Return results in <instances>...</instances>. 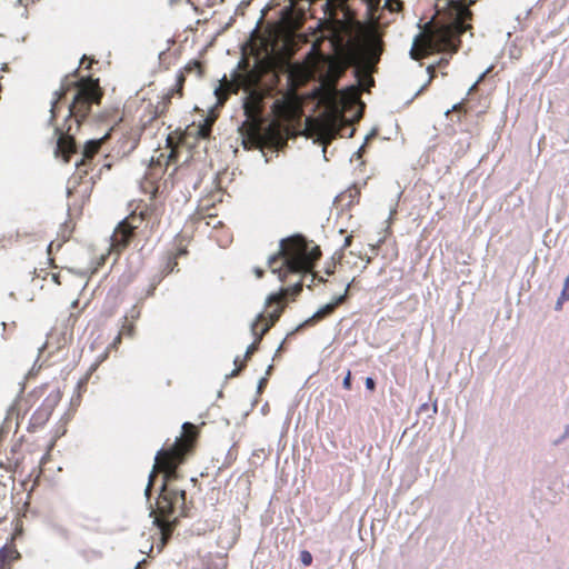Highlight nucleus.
<instances>
[{"label":"nucleus","mask_w":569,"mask_h":569,"mask_svg":"<svg viewBox=\"0 0 569 569\" xmlns=\"http://www.w3.org/2000/svg\"><path fill=\"white\" fill-rule=\"evenodd\" d=\"M320 257L319 246L300 234L280 241L279 251L268 259V267L281 282H288V286L267 298L264 311L251 326L254 340L248 346L244 356H252L258 351L259 342L279 320L289 298L295 299L302 291L305 278L311 277L312 281L317 278L312 270Z\"/></svg>","instance_id":"f257e3e1"},{"label":"nucleus","mask_w":569,"mask_h":569,"mask_svg":"<svg viewBox=\"0 0 569 569\" xmlns=\"http://www.w3.org/2000/svg\"><path fill=\"white\" fill-rule=\"evenodd\" d=\"M198 438V429L191 422H184L182 433L173 445L159 450L154 458V465L149 476L146 495L149 497L151 487L158 473H162L161 492L156 502L154 525L160 529L161 552L170 540L180 517L187 516L186 490L179 485L180 473L178 468L188 456L193 452Z\"/></svg>","instance_id":"f03ea898"},{"label":"nucleus","mask_w":569,"mask_h":569,"mask_svg":"<svg viewBox=\"0 0 569 569\" xmlns=\"http://www.w3.org/2000/svg\"><path fill=\"white\" fill-rule=\"evenodd\" d=\"M471 18L472 12L459 6L455 21L447 24L433 20L426 22L413 39L410 57L418 61L433 52H457L461 44L460 37L472 28L467 23Z\"/></svg>","instance_id":"7ed1b4c3"},{"label":"nucleus","mask_w":569,"mask_h":569,"mask_svg":"<svg viewBox=\"0 0 569 569\" xmlns=\"http://www.w3.org/2000/svg\"><path fill=\"white\" fill-rule=\"evenodd\" d=\"M358 99V91L355 87L339 91L335 81L323 86L321 101L327 106L328 113L321 123L320 136L323 143L328 144L337 136H341V130L349 127L345 117V110Z\"/></svg>","instance_id":"20e7f679"},{"label":"nucleus","mask_w":569,"mask_h":569,"mask_svg":"<svg viewBox=\"0 0 569 569\" xmlns=\"http://www.w3.org/2000/svg\"><path fill=\"white\" fill-rule=\"evenodd\" d=\"M72 84L77 88V93L69 106V114L64 121L76 126V130H79L82 121L89 116L92 104L100 103L103 91L100 88L99 79L91 77L81 78Z\"/></svg>","instance_id":"39448f33"},{"label":"nucleus","mask_w":569,"mask_h":569,"mask_svg":"<svg viewBox=\"0 0 569 569\" xmlns=\"http://www.w3.org/2000/svg\"><path fill=\"white\" fill-rule=\"evenodd\" d=\"M240 71H234L231 80L224 76L220 81L219 87L216 89L214 94L218 103L223 104L229 98L230 93H238L240 89L244 92L250 90H260L259 83L263 76V69L260 62H257L250 68L249 62L243 59L239 63Z\"/></svg>","instance_id":"423d86ee"},{"label":"nucleus","mask_w":569,"mask_h":569,"mask_svg":"<svg viewBox=\"0 0 569 569\" xmlns=\"http://www.w3.org/2000/svg\"><path fill=\"white\" fill-rule=\"evenodd\" d=\"M300 111V104L295 96L288 93L276 99L271 106V112L274 119L264 130L263 134L266 139L276 147L283 146L286 143V137L282 132L281 121L291 122L296 120L299 118Z\"/></svg>","instance_id":"0eeeda50"},{"label":"nucleus","mask_w":569,"mask_h":569,"mask_svg":"<svg viewBox=\"0 0 569 569\" xmlns=\"http://www.w3.org/2000/svg\"><path fill=\"white\" fill-rule=\"evenodd\" d=\"M243 99V112L246 121L241 130L250 139H259L262 136L264 99L268 92L263 89L246 91Z\"/></svg>","instance_id":"6e6552de"},{"label":"nucleus","mask_w":569,"mask_h":569,"mask_svg":"<svg viewBox=\"0 0 569 569\" xmlns=\"http://www.w3.org/2000/svg\"><path fill=\"white\" fill-rule=\"evenodd\" d=\"M169 157H166L162 152L157 157H152L148 170L141 181V189L144 193L154 197L158 192V181L162 178L166 168L168 166Z\"/></svg>","instance_id":"1a4fd4ad"},{"label":"nucleus","mask_w":569,"mask_h":569,"mask_svg":"<svg viewBox=\"0 0 569 569\" xmlns=\"http://www.w3.org/2000/svg\"><path fill=\"white\" fill-rule=\"evenodd\" d=\"M79 130H76V126L66 122L62 126L54 127V134L57 137V153H60L64 161L70 160L71 154L76 152V140L74 134Z\"/></svg>","instance_id":"9d476101"},{"label":"nucleus","mask_w":569,"mask_h":569,"mask_svg":"<svg viewBox=\"0 0 569 569\" xmlns=\"http://www.w3.org/2000/svg\"><path fill=\"white\" fill-rule=\"evenodd\" d=\"M188 254V243L183 236L178 234L172 241V247L166 252L163 269L164 274L173 272L178 266V259Z\"/></svg>","instance_id":"9b49d317"},{"label":"nucleus","mask_w":569,"mask_h":569,"mask_svg":"<svg viewBox=\"0 0 569 569\" xmlns=\"http://www.w3.org/2000/svg\"><path fill=\"white\" fill-rule=\"evenodd\" d=\"M109 133L103 136L100 139L89 140L86 142L82 151V158L79 162H77V170L82 174H88L89 170H91V163L93 158L98 154L101 149L102 143L108 139Z\"/></svg>","instance_id":"f8f14e48"},{"label":"nucleus","mask_w":569,"mask_h":569,"mask_svg":"<svg viewBox=\"0 0 569 569\" xmlns=\"http://www.w3.org/2000/svg\"><path fill=\"white\" fill-rule=\"evenodd\" d=\"M140 317V311L137 309V308H132L129 312V315H127L124 318H123V322L121 325V328L119 330V333L118 336L113 339V341L111 342V345L107 348L106 352H104V356H108L110 352H117L118 351V348L117 346L119 343H121V339L122 337H133L134 335V330H136V325H134V321L136 319H138Z\"/></svg>","instance_id":"ddd939ff"},{"label":"nucleus","mask_w":569,"mask_h":569,"mask_svg":"<svg viewBox=\"0 0 569 569\" xmlns=\"http://www.w3.org/2000/svg\"><path fill=\"white\" fill-rule=\"evenodd\" d=\"M136 232L120 222L111 236L110 252L119 256L132 241Z\"/></svg>","instance_id":"4468645a"},{"label":"nucleus","mask_w":569,"mask_h":569,"mask_svg":"<svg viewBox=\"0 0 569 569\" xmlns=\"http://www.w3.org/2000/svg\"><path fill=\"white\" fill-rule=\"evenodd\" d=\"M140 209L139 212L134 210L131 214H129L123 222L127 227H129L131 230L136 232L141 226L143 221H150L152 220V223H158L159 219L157 216H154V209L149 206L138 207Z\"/></svg>","instance_id":"2eb2a0df"},{"label":"nucleus","mask_w":569,"mask_h":569,"mask_svg":"<svg viewBox=\"0 0 569 569\" xmlns=\"http://www.w3.org/2000/svg\"><path fill=\"white\" fill-rule=\"evenodd\" d=\"M184 82H186V76L182 71H179L178 74H177V78H176V84L172 89H170L162 98V101L158 103V106L156 107V114L157 116H161L163 114L170 103H171V99L174 97V96H178L179 98H182L183 97V86H184Z\"/></svg>","instance_id":"dca6fc26"},{"label":"nucleus","mask_w":569,"mask_h":569,"mask_svg":"<svg viewBox=\"0 0 569 569\" xmlns=\"http://www.w3.org/2000/svg\"><path fill=\"white\" fill-rule=\"evenodd\" d=\"M216 121V118L212 116H208L199 123H191L186 129V134L188 137H193L197 140H207L210 139L212 132V126Z\"/></svg>","instance_id":"f3484780"},{"label":"nucleus","mask_w":569,"mask_h":569,"mask_svg":"<svg viewBox=\"0 0 569 569\" xmlns=\"http://www.w3.org/2000/svg\"><path fill=\"white\" fill-rule=\"evenodd\" d=\"M348 289H349V286L347 287L345 295L338 297L333 302L327 303L326 306L321 307L317 312L313 313L312 317L307 319L302 326L303 327L312 326V325L323 320L325 318L331 316L335 312V310L337 309V307L346 300Z\"/></svg>","instance_id":"a211bd4d"},{"label":"nucleus","mask_w":569,"mask_h":569,"mask_svg":"<svg viewBox=\"0 0 569 569\" xmlns=\"http://www.w3.org/2000/svg\"><path fill=\"white\" fill-rule=\"evenodd\" d=\"M383 42L379 37H371L363 47V54L368 64H376L380 60Z\"/></svg>","instance_id":"6ab92c4d"},{"label":"nucleus","mask_w":569,"mask_h":569,"mask_svg":"<svg viewBox=\"0 0 569 569\" xmlns=\"http://www.w3.org/2000/svg\"><path fill=\"white\" fill-rule=\"evenodd\" d=\"M67 345V337L66 335L59 336L56 331H51L44 345L40 349V353L43 351L48 352V356H52L53 353L60 352L62 348Z\"/></svg>","instance_id":"aec40b11"},{"label":"nucleus","mask_w":569,"mask_h":569,"mask_svg":"<svg viewBox=\"0 0 569 569\" xmlns=\"http://www.w3.org/2000/svg\"><path fill=\"white\" fill-rule=\"evenodd\" d=\"M20 558L14 546H4L0 549V569H11V565Z\"/></svg>","instance_id":"412c9836"},{"label":"nucleus","mask_w":569,"mask_h":569,"mask_svg":"<svg viewBox=\"0 0 569 569\" xmlns=\"http://www.w3.org/2000/svg\"><path fill=\"white\" fill-rule=\"evenodd\" d=\"M70 86L71 84H66V83H62L60 89L54 91L53 93V100L51 102V109H50V124H54V121L57 119V116H58V110H59V102L66 97L67 92L69 91L70 89Z\"/></svg>","instance_id":"4be33fe9"},{"label":"nucleus","mask_w":569,"mask_h":569,"mask_svg":"<svg viewBox=\"0 0 569 569\" xmlns=\"http://www.w3.org/2000/svg\"><path fill=\"white\" fill-rule=\"evenodd\" d=\"M184 74L190 73L192 71H197L199 77L203 76V67L200 61L198 60H191L189 61L184 68L181 70Z\"/></svg>","instance_id":"5701e85b"},{"label":"nucleus","mask_w":569,"mask_h":569,"mask_svg":"<svg viewBox=\"0 0 569 569\" xmlns=\"http://www.w3.org/2000/svg\"><path fill=\"white\" fill-rule=\"evenodd\" d=\"M569 300V277L566 278L562 291L557 300L556 309L560 310L562 305Z\"/></svg>","instance_id":"b1692460"},{"label":"nucleus","mask_w":569,"mask_h":569,"mask_svg":"<svg viewBox=\"0 0 569 569\" xmlns=\"http://www.w3.org/2000/svg\"><path fill=\"white\" fill-rule=\"evenodd\" d=\"M249 358H243L241 361H239V358H236L234 365L237 368L234 370H232L230 375H227V377L233 378V377L238 376L239 372L246 367V361Z\"/></svg>","instance_id":"393cba45"},{"label":"nucleus","mask_w":569,"mask_h":569,"mask_svg":"<svg viewBox=\"0 0 569 569\" xmlns=\"http://www.w3.org/2000/svg\"><path fill=\"white\" fill-rule=\"evenodd\" d=\"M272 368H273V366L269 365L268 368H267V371H266L267 376L259 380V383H258V392L259 393H262L263 389L267 387V385H268V376L271 373Z\"/></svg>","instance_id":"a878e982"},{"label":"nucleus","mask_w":569,"mask_h":569,"mask_svg":"<svg viewBox=\"0 0 569 569\" xmlns=\"http://www.w3.org/2000/svg\"><path fill=\"white\" fill-rule=\"evenodd\" d=\"M312 555L308 550H302L300 552V561L303 566L308 567L312 563Z\"/></svg>","instance_id":"bb28decb"},{"label":"nucleus","mask_w":569,"mask_h":569,"mask_svg":"<svg viewBox=\"0 0 569 569\" xmlns=\"http://www.w3.org/2000/svg\"><path fill=\"white\" fill-rule=\"evenodd\" d=\"M386 7H388L391 12L399 11L402 7V2L400 0H387Z\"/></svg>","instance_id":"cd10ccee"},{"label":"nucleus","mask_w":569,"mask_h":569,"mask_svg":"<svg viewBox=\"0 0 569 569\" xmlns=\"http://www.w3.org/2000/svg\"><path fill=\"white\" fill-rule=\"evenodd\" d=\"M451 111H453V112H465V113H466V112H467V109H466V103H465V101L458 102V103H456L455 106H452L451 110H448V111H447V114H448L449 112H451Z\"/></svg>","instance_id":"c85d7f7f"},{"label":"nucleus","mask_w":569,"mask_h":569,"mask_svg":"<svg viewBox=\"0 0 569 569\" xmlns=\"http://www.w3.org/2000/svg\"><path fill=\"white\" fill-rule=\"evenodd\" d=\"M79 316H80V311H78L76 313L71 312L70 316L68 317V327L70 328V330L73 329L76 322L79 319Z\"/></svg>","instance_id":"c756f323"},{"label":"nucleus","mask_w":569,"mask_h":569,"mask_svg":"<svg viewBox=\"0 0 569 569\" xmlns=\"http://www.w3.org/2000/svg\"><path fill=\"white\" fill-rule=\"evenodd\" d=\"M465 1L467 2V6L462 4L460 2L453 4L455 16H457V9L459 6L467 8L471 12V10L468 7L475 4L477 0H465ZM456 19H457V17H455L453 21Z\"/></svg>","instance_id":"7c9ffc66"},{"label":"nucleus","mask_w":569,"mask_h":569,"mask_svg":"<svg viewBox=\"0 0 569 569\" xmlns=\"http://www.w3.org/2000/svg\"><path fill=\"white\" fill-rule=\"evenodd\" d=\"M336 264H337V262L335 261V259H332L330 262H327L326 268H325L326 274H328V276L333 274Z\"/></svg>","instance_id":"2f4dec72"},{"label":"nucleus","mask_w":569,"mask_h":569,"mask_svg":"<svg viewBox=\"0 0 569 569\" xmlns=\"http://www.w3.org/2000/svg\"><path fill=\"white\" fill-rule=\"evenodd\" d=\"M449 62H450L449 58L442 57L441 59H439V61L435 66H436V68L442 69V68H447Z\"/></svg>","instance_id":"473e14b6"},{"label":"nucleus","mask_w":569,"mask_h":569,"mask_svg":"<svg viewBox=\"0 0 569 569\" xmlns=\"http://www.w3.org/2000/svg\"><path fill=\"white\" fill-rule=\"evenodd\" d=\"M436 66L435 64H430L427 67V72L429 73V81L428 82H431L433 80V78L436 77Z\"/></svg>","instance_id":"72a5a7b5"},{"label":"nucleus","mask_w":569,"mask_h":569,"mask_svg":"<svg viewBox=\"0 0 569 569\" xmlns=\"http://www.w3.org/2000/svg\"><path fill=\"white\" fill-rule=\"evenodd\" d=\"M342 385L348 390L351 388V372L350 371L347 372Z\"/></svg>","instance_id":"f704fd0d"},{"label":"nucleus","mask_w":569,"mask_h":569,"mask_svg":"<svg viewBox=\"0 0 569 569\" xmlns=\"http://www.w3.org/2000/svg\"><path fill=\"white\" fill-rule=\"evenodd\" d=\"M352 241H353L352 234L347 236L343 241L342 250L349 248L352 244Z\"/></svg>","instance_id":"c9c22d12"},{"label":"nucleus","mask_w":569,"mask_h":569,"mask_svg":"<svg viewBox=\"0 0 569 569\" xmlns=\"http://www.w3.org/2000/svg\"><path fill=\"white\" fill-rule=\"evenodd\" d=\"M375 386H376L375 380H373L372 378L368 377V378L366 379V387H367L369 390H373V389H375Z\"/></svg>","instance_id":"e433bc0d"},{"label":"nucleus","mask_w":569,"mask_h":569,"mask_svg":"<svg viewBox=\"0 0 569 569\" xmlns=\"http://www.w3.org/2000/svg\"><path fill=\"white\" fill-rule=\"evenodd\" d=\"M253 272H254V274H256V277H257L258 279L262 278V277H263V274H264V270H263V269H261V268H259V267L254 268V269H253Z\"/></svg>","instance_id":"4c0bfd02"},{"label":"nucleus","mask_w":569,"mask_h":569,"mask_svg":"<svg viewBox=\"0 0 569 569\" xmlns=\"http://www.w3.org/2000/svg\"><path fill=\"white\" fill-rule=\"evenodd\" d=\"M87 382H88V377L80 379V381L78 382V389L80 390V389L84 388Z\"/></svg>","instance_id":"58836bf2"},{"label":"nucleus","mask_w":569,"mask_h":569,"mask_svg":"<svg viewBox=\"0 0 569 569\" xmlns=\"http://www.w3.org/2000/svg\"><path fill=\"white\" fill-rule=\"evenodd\" d=\"M52 280L57 283V284H60V276L59 273H52Z\"/></svg>","instance_id":"ea45409f"},{"label":"nucleus","mask_w":569,"mask_h":569,"mask_svg":"<svg viewBox=\"0 0 569 569\" xmlns=\"http://www.w3.org/2000/svg\"><path fill=\"white\" fill-rule=\"evenodd\" d=\"M147 563V561L143 559L141 561H139L136 566V569H143V566Z\"/></svg>","instance_id":"a19ab883"},{"label":"nucleus","mask_w":569,"mask_h":569,"mask_svg":"<svg viewBox=\"0 0 569 569\" xmlns=\"http://www.w3.org/2000/svg\"><path fill=\"white\" fill-rule=\"evenodd\" d=\"M92 63H93V60L92 59H88L86 61V69H90Z\"/></svg>","instance_id":"79ce46f5"},{"label":"nucleus","mask_w":569,"mask_h":569,"mask_svg":"<svg viewBox=\"0 0 569 569\" xmlns=\"http://www.w3.org/2000/svg\"><path fill=\"white\" fill-rule=\"evenodd\" d=\"M283 343H284V342H282V343L279 346V348L277 349L276 355H277V353H279V352H284V351H286V350H284V348H283Z\"/></svg>","instance_id":"37998d69"},{"label":"nucleus","mask_w":569,"mask_h":569,"mask_svg":"<svg viewBox=\"0 0 569 569\" xmlns=\"http://www.w3.org/2000/svg\"><path fill=\"white\" fill-rule=\"evenodd\" d=\"M88 60L87 56H83L82 59H81V62L80 64L83 66L86 63V61Z\"/></svg>","instance_id":"c03bdc74"},{"label":"nucleus","mask_w":569,"mask_h":569,"mask_svg":"<svg viewBox=\"0 0 569 569\" xmlns=\"http://www.w3.org/2000/svg\"><path fill=\"white\" fill-rule=\"evenodd\" d=\"M78 305H79V300H74L71 305L72 308H78Z\"/></svg>","instance_id":"a18cd8bd"}]
</instances>
